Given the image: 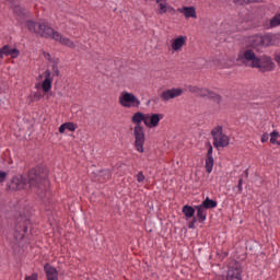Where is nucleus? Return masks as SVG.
I'll use <instances>...</instances> for the list:
<instances>
[{"mask_svg":"<svg viewBox=\"0 0 280 280\" xmlns=\"http://www.w3.org/2000/svg\"><path fill=\"white\" fill-rule=\"evenodd\" d=\"M8 187L11 191L32 189L43 198L47 190V173L40 168H33L28 172L26 179L23 175H16L9 182Z\"/></svg>","mask_w":280,"mask_h":280,"instance_id":"obj_1","label":"nucleus"},{"mask_svg":"<svg viewBox=\"0 0 280 280\" xmlns=\"http://www.w3.org/2000/svg\"><path fill=\"white\" fill-rule=\"evenodd\" d=\"M237 62L250 67L252 69H258L259 71H273L275 61L270 57H259L252 48H243L238 51L236 57Z\"/></svg>","mask_w":280,"mask_h":280,"instance_id":"obj_2","label":"nucleus"},{"mask_svg":"<svg viewBox=\"0 0 280 280\" xmlns=\"http://www.w3.org/2000/svg\"><path fill=\"white\" fill-rule=\"evenodd\" d=\"M25 25L30 32L38 34L39 36H43V38H51L52 40L60 43V45H63V47H69V49H75L77 47L75 42L71 40L69 37L63 36L46 24H40L28 20L26 21Z\"/></svg>","mask_w":280,"mask_h":280,"instance_id":"obj_3","label":"nucleus"},{"mask_svg":"<svg viewBox=\"0 0 280 280\" xmlns=\"http://www.w3.org/2000/svg\"><path fill=\"white\" fill-rule=\"evenodd\" d=\"M145 117L147 114H143L141 112L135 113L131 117V122L135 124L132 128L135 148L137 152H140V154H143V152H145V132L143 131V126H141L142 121L143 124H145Z\"/></svg>","mask_w":280,"mask_h":280,"instance_id":"obj_4","label":"nucleus"},{"mask_svg":"<svg viewBox=\"0 0 280 280\" xmlns=\"http://www.w3.org/2000/svg\"><path fill=\"white\" fill-rule=\"evenodd\" d=\"M118 104L122 108H139L141 106V100L135 93L122 91L118 96Z\"/></svg>","mask_w":280,"mask_h":280,"instance_id":"obj_5","label":"nucleus"},{"mask_svg":"<svg viewBox=\"0 0 280 280\" xmlns=\"http://www.w3.org/2000/svg\"><path fill=\"white\" fill-rule=\"evenodd\" d=\"M214 148H228L231 143V138L224 133L222 126H217L211 130Z\"/></svg>","mask_w":280,"mask_h":280,"instance_id":"obj_6","label":"nucleus"},{"mask_svg":"<svg viewBox=\"0 0 280 280\" xmlns=\"http://www.w3.org/2000/svg\"><path fill=\"white\" fill-rule=\"evenodd\" d=\"M266 40H268V37L264 35H252L246 37L245 43L247 45V49H261V47H266Z\"/></svg>","mask_w":280,"mask_h":280,"instance_id":"obj_7","label":"nucleus"},{"mask_svg":"<svg viewBox=\"0 0 280 280\" xmlns=\"http://www.w3.org/2000/svg\"><path fill=\"white\" fill-rule=\"evenodd\" d=\"M183 93H185V91H183V88H172L164 90L161 93L160 97L162 102H171V100H176V97H180Z\"/></svg>","mask_w":280,"mask_h":280,"instance_id":"obj_8","label":"nucleus"},{"mask_svg":"<svg viewBox=\"0 0 280 280\" xmlns=\"http://www.w3.org/2000/svg\"><path fill=\"white\" fill-rule=\"evenodd\" d=\"M187 45V36L179 35L171 39V51L172 54H180L183 47Z\"/></svg>","mask_w":280,"mask_h":280,"instance_id":"obj_9","label":"nucleus"},{"mask_svg":"<svg viewBox=\"0 0 280 280\" xmlns=\"http://www.w3.org/2000/svg\"><path fill=\"white\" fill-rule=\"evenodd\" d=\"M165 115L163 114H147L144 126L147 128H159V124H161V119H163Z\"/></svg>","mask_w":280,"mask_h":280,"instance_id":"obj_10","label":"nucleus"},{"mask_svg":"<svg viewBox=\"0 0 280 280\" xmlns=\"http://www.w3.org/2000/svg\"><path fill=\"white\" fill-rule=\"evenodd\" d=\"M11 10H13V14L18 21H23L25 16H27V12L23 7L19 5V3L11 0Z\"/></svg>","mask_w":280,"mask_h":280,"instance_id":"obj_11","label":"nucleus"},{"mask_svg":"<svg viewBox=\"0 0 280 280\" xmlns=\"http://www.w3.org/2000/svg\"><path fill=\"white\" fill-rule=\"evenodd\" d=\"M179 14H183L186 19H198V12H196V7H182L177 9Z\"/></svg>","mask_w":280,"mask_h":280,"instance_id":"obj_12","label":"nucleus"},{"mask_svg":"<svg viewBox=\"0 0 280 280\" xmlns=\"http://www.w3.org/2000/svg\"><path fill=\"white\" fill-rule=\"evenodd\" d=\"M199 97H209L210 100H214V102H222V96L214 93L213 91H210L205 88H199Z\"/></svg>","mask_w":280,"mask_h":280,"instance_id":"obj_13","label":"nucleus"},{"mask_svg":"<svg viewBox=\"0 0 280 280\" xmlns=\"http://www.w3.org/2000/svg\"><path fill=\"white\" fill-rule=\"evenodd\" d=\"M167 12L174 14L176 12V9H174V7H172L170 2H167V0H165L164 2H160V4H158V14L163 15L167 14Z\"/></svg>","mask_w":280,"mask_h":280,"instance_id":"obj_14","label":"nucleus"},{"mask_svg":"<svg viewBox=\"0 0 280 280\" xmlns=\"http://www.w3.org/2000/svg\"><path fill=\"white\" fill-rule=\"evenodd\" d=\"M44 272L47 280H58V269H56V267L51 266L50 264H46L44 266Z\"/></svg>","mask_w":280,"mask_h":280,"instance_id":"obj_15","label":"nucleus"},{"mask_svg":"<svg viewBox=\"0 0 280 280\" xmlns=\"http://www.w3.org/2000/svg\"><path fill=\"white\" fill-rule=\"evenodd\" d=\"M1 49L4 56H11V58H16L18 56H21V51L19 49L10 48V46L8 45H4Z\"/></svg>","mask_w":280,"mask_h":280,"instance_id":"obj_16","label":"nucleus"},{"mask_svg":"<svg viewBox=\"0 0 280 280\" xmlns=\"http://www.w3.org/2000/svg\"><path fill=\"white\" fill-rule=\"evenodd\" d=\"M66 130H69V132H75V130H78V125L74 122H65L59 127L60 135H65Z\"/></svg>","mask_w":280,"mask_h":280,"instance_id":"obj_17","label":"nucleus"},{"mask_svg":"<svg viewBox=\"0 0 280 280\" xmlns=\"http://www.w3.org/2000/svg\"><path fill=\"white\" fill-rule=\"evenodd\" d=\"M197 209V218H199V222H205L207 220V208L201 205L196 206Z\"/></svg>","mask_w":280,"mask_h":280,"instance_id":"obj_18","label":"nucleus"},{"mask_svg":"<svg viewBox=\"0 0 280 280\" xmlns=\"http://www.w3.org/2000/svg\"><path fill=\"white\" fill-rule=\"evenodd\" d=\"M182 212L184 213L186 220H189L190 218H194L196 209H194L191 206H184Z\"/></svg>","mask_w":280,"mask_h":280,"instance_id":"obj_19","label":"nucleus"},{"mask_svg":"<svg viewBox=\"0 0 280 280\" xmlns=\"http://www.w3.org/2000/svg\"><path fill=\"white\" fill-rule=\"evenodd\" d=\"M226 280H242L240 277V269L230 268Z\"/></svg>","mask_w":280,"mask_h":280,"instance_id":"obj_20","label":"nucleus"},{"mask_svg":"<svg viewBox=\"0 0 280 280\" xmlns=\"http://www.w3.org/2000/svg\"><path fill=\"white\" fill-rule=\"evenodd\" d=\"M201 206H202L205 209H215V207H218V201L212 200V199H210L209 197H207V198L202 201Z\"/></svg>","mask_w":280,"mask_h":280,"instance_id":"obj_21","label":"nucleus"},{"mask_svg":"<svg viewBox=\"0 0 280 280\" xmlns=\"http://www.w3.org/2000/svg\"><path fill=\"white\" fill-rule=\"evenodd\" d=\"M26 232H27V228L25 225H23V228L16 226L15 233H14L15 240H23V237H25Z\"/></svg>","mask_w":280,"mask_h":280,"instance_id":"obj_22","label":"nucleus"},{"mask_svg":"<svg viewBox=\"0 0 280 280\" xmlns=\"http://www.w3.org/2000/svg\"><path fill=\"white\" fill-rule=\"evenodd\" d=\"M279 131L275 130L270 133V143H272L273 145H280L279 142Z\"/></svg>","mask_w":280,"mask_h":280,"instance_id":"obj_23","label":"nucleus"},{"mask_svg":"<svg viewBox=\"0 0 280 280\" xmlns=\"http://www.w3.org/2000/svg\"><path fill=\"white\" fill-rule=\"evenodd\" d=\"M54 81L51 80H46L44 79L43 83H42V89L44 91V93H49V91H51V83Z\"/></svg>","mask_w":280,"mask_h":280,"instance_id":"obj_24","label":"nucleus"},{"mask_svg":"<svg viewBox=\"0 0 280 280\" xmlns=\"http://www.w3.org/2000/svg\"><path fill=\"white\" fill-rule=\"evenodd\" d=\"M206 172H208V174L213 172V158L206 159Z\"/></svg>","mask_w":280,"mask_h":280,"instance_id":"obj_25","label":"nucleus"},{"mask_svg":"<svg viewBox=\"0 0 280 280\" xmlns=\"http://www.w3.org/2000/svg\"><path fill=\"white\" fill-rule=\"evenodd\" d=\"M188 91H189V93H192L194 95H199L200 88H198L196 85H189Z\"/></svg>","mask_w":280,"mask_h":280,"instance_id":"obj_26","label":"nucleus"},{"mask_svg":"<svg viewBox=\"0 0 280 280\" xmlns=\"http://www.w3.org/2000/svg\"><path fill=\"white\" fill-rule=\"evenodd\" d=\"M207 148H208L207 159H213V145H211V142L207 143Z\"/></svg>","mask_w":280,"mask_h":280,"instance_id":"obj_27","label":"nucleus"},{"mask_svg":"<svg viewBox=\"0 0 280 280\" xmlns=\"http://www.w3.org/2000/svg\"><path fill=\"white\" fill-rule=\"evenodd\" d=\"M44 78H45V80L54 81V78L51 77V71L50 70H45Z\"/></svg>","mask_w":280,"mask_h":280,"instance_id":"obj_28","label":"nucleus"},{"mask_svg":"<svg viewBox=\"0 0 280 280\" xmlns=\"http://www.w3.org/2000/svg\"><path fill=\"white\" fill-rule=\"evenodd\" d=\"M136 178H137V180H138L139 183H143V180H145V175H143L142 172H139V173L137 174Z\"/></svg>","mask_w":280,"mask_h":280,"instance_id":"obj_29","label":"nucleus"},{"mask_svg":"<svg viewBox=\"0 0 280 280\" xmlns=\"http://www.w3.org/2000/svg\"><path fill=\"white\" fill-rule=\"evenodd\" d=\"M254 19H255V15L253 14V12H248L245 15V21H247V22H252Z\"/></svg>","mask_w":280,"mask_h":280,"instance_id":"obj_30","label":"nucleus"},{"mask_svg":"<svg viewBox=\"0 0 280 280\" xmlns=\"http://www.w3.org/2000/svg\"><path fill=\"white\" fill-rule=\"evenodd\" d=\"M5 178H8V173L0 171V183H4Z\"/></svg>","mask_w":280,"mask_h":280,"instance_id":"obj_31","label":"nucleus"},{"mask_svg":"<svg viewBox=\"0 0 280 280\" xmlns=\"http://www.w3.org/2000/svg\"><path fill=\"white\" fill-rule=\"evenodd\" d=\"M24 280H38V273H32L31 276H26Z\"/></svg>","mask_w":280,"mask_h":280,"instance_id":"obj_32","label":"nucleus"},{"mask_svg":"<svg viewBox=\"0 0 280 280\" xmlns=\"http://www.w3.org/2000/svg\"><path fill=\"white\" fill-rule=\"evenodd\" d=\"M268 139H270V136L268 133H264L261 136V143H266L268 141Z\"/></svg>","mask_w":280,"mask_h":280,"instance_id":"obj_33","label":"nucleus"},{"mask_svg":"<svg viewBox=\"0 0 280 280\" xmlns=\"http://www.w3.org/2000/svg\"><path fill=\"white\" fill-rule=\"evenodd\" d=\"M243 183H244L243 179H240V180H238V185H237L238 194H242V191H243V189H244V188L242 187Z\"/></svg>","mask_w":280,"mask_h":280,"instance_id":"obj_34","label":"nucleus"},{"mask_svg":"<svg viewBox=\"0 0 280 280\" xmlns=\"http://www.w3.org/2000/svg\"><path fill=\"white\" fill-rule=\"evenodd\" d=\"M52 72H54L56 75H60V70L58 69V66H56V65L52 66Z\"/></svg>","mask_w":280,"mask_h":280,"instance_id":"obj_35","label":"nucleus"},{"mask_svg":"<svg viewBox=\"0 0 280 280\" xmlns=\"http://www.w3.org/2000/svg\"><path fill=\"white\" fill-rule=\"evenodd\" d=\"M196 228V219H194L189 224L188 229H195Z\"/></svg>","mask_w":280,"mask_h":280,"instance_id":"obj_36","label":"nucleus"},{"mask_svg":"<svg viewBox=\"0 0 280 280\" xmlns=\"http://www.w3.org/2000/svg\"><path fill=\"white\" fill-rule=\"evenodd\" d=\"M44 58L46 60H51V55L49 52H44Z\"/></svg>","mask_w":280,"mask_h":280,"instance_id":"obj_37","label":"nucleus"},{"mask_svg":"<svg viewBox=\"0 0 280 280\" xmlns=\"http://www.w3.org/2000/svg\"><path fill=\"white\" fill-rule=\"evenodd\" d=\"M234 3L242 5V3H246V0H234Z\"/></svg>","mask_w":280,"mask_h":280,"instance_id":"obj_38","label":"nucleus"},{"mask_svg":"<svg viewBox=\"0 0 280 280\" xmlns=\"http://www.w3.org/2000/svg\"><path fill=\"white\" fill-rule=\"evenodd\" d=\"M257 0H245V3H255Z\"/></svg>","mask_w":280,"mask_h":280,"instance_id":"obj_39","label":"nucleus"},{"mask_svg":"<svg viewBox=\"0 0 280 280\" xmlns=\"http://www.w3.org/2000/svg\"><path fill=\"white\" fill-rule=\"evenodd\" d=\"M3 56H5V55H3V50L0 48V58H1V60H3Z\"/></svg>","mask_w":280,"mask_h":280,"instance_id":"obj_40","label":"nucleus"}]
</instances>
